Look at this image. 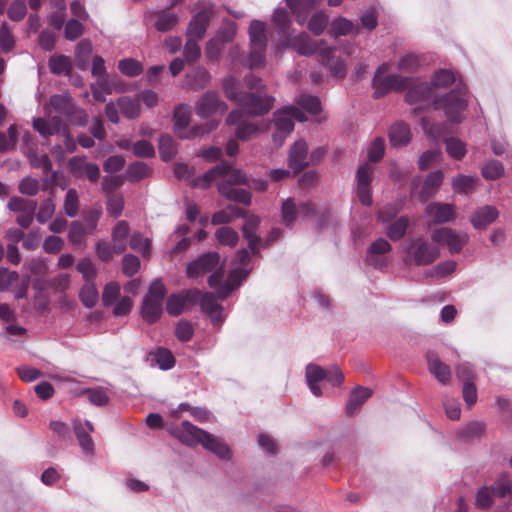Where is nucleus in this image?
Segmentation results:
<instances>
[{
	"instance_id": "774afa93",
	"label": "nucleus",
	"mask_w": 512,
	"mask_h": 512,
	"mask_svg": "<svg viewBox=\"0 0 512 512\" xmlns=\"http://www.w3.org/2000/svg\"><path fill=\"white\" fill-rule=\"evenodd\" d=\"M223 90L229 100H235L239 103V98L243 95L239 91V82L233 76L225 78Z\"/></svg>"
},
{
	"instance_id": "72a5a7b5",
	"label": "nucleus",
	"mask_w": 512,
	"mask_h": 512,
	"mask_svg": "<svg viewBox=\"0 0 512 512\" xmlns=\"http://www.w3.org/2000/svg\"><path fill=\"white\" fill-rule=\"evenodd\" d=\"M119 111L128 119H135L141 113V106L138 98L121 96L117 99Z\"/></svg>"
},
{
	"instance_id": "c85d7f7f",
	"label": "nucleus",
	"mask_w": 512,
	"mask_h": 512,
	"mask_svg": "<svg viewBox=\"0 0 512 512\" xmlns=\"http://www.w3.org/2000/svg\"><path fill=\"white\" fill-rule=\"evenodd\" d=\"M372 396V390L366 387L358 386L349 395L345 406V412L349 416L355 415L360 407Z\"/></svg>"
},
{
	"instance_id": "412c9836",
	"label": "nucleus",
	"mask_w": 512,
	"mask_h": 512,
	"mask_svg": "<svg viewBox=\"0 0 512 512\" xmlns=\"http://www.w3.org/2000/svg\"><path fill=\"white\" fill-rule=\"evenodd\" d=\"M199 299V292L196 290H187L180 294L171 295L166 304V310L170 315L177 316L182 313L188 304H194Z\"/></svg>"
},
{
	"instance_id": "393cba45",
	"label": "nucleus",
	"mask_w": 512,
	"mask_h": 512,
	"mask_svg": "<svg viewBox=\"0 0 512 512\" xmlns=\"http://www.w3.org/2000/svg\"><path fill=\"white\" fill-rule=\"evenodd\" d=\"M211 11L204 9L197 13L190 21L187 34L191 38L201 39L208 27Z\"/></svg>"
},
{
	"instance_id": "20e7f679",
	"label": "nucleus",
	"mask_w": 512,
	"mask_h": 512,
	"mask_svg": "<svg viewBox=\"0 0 512 512\" xmlns=\"http://www.w3.org/2000/svg\"><path fill=\"white\" fill-rule=\"evenodd\" d=\"M175 435L186 445H202L206 450L212 452L220 459L226 460L231 457L228 445L221 438L198 428L189 421H183L175 430Z\"/></svg>"
},
{
	"instance_id": "864d4df0",
	"label": "nucleus",
	"mask_w": 512,
	"mask_h": 512,
	"mask_svg": "<svg viewBox=\"0 0 512 512\" xmlns=\"http://www.w3.org/2000/svg\"><path fill=\"white\" fill-rule=\"evenodd\" d=\"M296 103L311 114H317L321 110L319 98L313 95L301 94L297 97Z\"/></svg>"
},
{
	"instance_id": "09e8293b",
	"label": "nucleus",
	"mask_w": 512,
	"mask_h": 512,
	"mask_svg": "<svg viewBox=\"0 0 512 512\" xmlns=\"http://www.w3.org/2000/svg\"><path fill=\"white\" fill-rule=\"evenodd\" d=\"M118 69L122 74L128 77H135L143 72L142 64L133 58L120 60L118 63Z\"/></svg>"
},
{
	"instance_id": "a211bd4d",
	"label": "nucleus",
	"mask_w": 512,
	"mask_h": 512,
	"mask_svg": "<svg viewBox=\"0 0 512 512\" xmlns=\"http://www.w3.org/2000/svg\"><path fill=\"white\" fill-rule=\"evenodd\" d=\"M73 430L82 451L87 455H93L94 442L90 437V433L94 432L93 424L88 420L82 422L76 419L73 421Z\"/></svg>"
},
{
	"instance_id": "680f3d73",
	"label": "nucleus",
	"mask_w": 512,
	"mask_h": 512,
	"mask_svg": "<svg viewBox=\"0 0 512 512\" xmlns=\"http://www.w3.org/2000/svg\"><path fill=\"white\" fill-rule=\"evenodd\" d=\"M503 173V165L497 160H490L482 167V176L487 180L498 179Z\"/></svg>"
},
{
	"instance_id": "0eeeda50",
	"label": "nucleus",
	"mask_w": 512,
	"mask_h": 512,
	"mask_svg": "<svg viewBox=\"0 0 512 512\" xmlns=\"http://www.w3.org/2000/svg\"><path fill=\"white\" fill-rule=\"evenodd\" d=\"M223 175L228 176V179L223 182H230L233 187L234 185L248 184V179L241 170H233L230 163L222 161L203 175L194 178L191 181V185L193 187L207 188L214 179Z\"/></svg>"
},
{
	"instance_id": "8fccbe9b",
	"label": "nucleus",
	"mask_w": 512,
	"mask_h": 512,
	"mask_svg": "<svg viewBox=\"0 0 512 512\" xmlns=\"http://www.w3.org/2000/svg\"><path fill=\"white\" fill-rule=\"evenodd\" d=\"M99 298L98 290L93 282H87L80 291V299L84 306L92 308Z\"/></svg>"
},
{
	"instance_id": "423d86ee",
	"label": "nucleus",
	"mask_w": 512,
	"mask_h": 512,
	"mask_svg": "<svg viewBox=\"0 0 512 512\" xmlns=\"http://www.w3.org/2000/svg\"><path fill=\"white\" fill-rule=\"evenodd\" d=\"M303 112L294 105L284 106L278 109L273 115V121L276 132L273 134V142L277 146H281L284 139L293 131L294 121H306Z\"/></svg>"
},
{
	"instance_id": "0e129e2a",
	"label": "nucleus",
	"mask_w": 512,
	"mask_h": 512,
	"mask_svg": "<svg viewBox=\"0 0 512 512\" xmlns=\"http://www.w3.org/2000/svg\"><path fill=\"white\" fill-rule=\"evenodd\" d=\"M490 488L493 491L494 496L503 498L511 492L512 483L508 476L502 475Z\"/></svg>"
},
{
	"instance_id": "bb28decb",
	"label": "nucleus",
	"mask_w": 512,
	"mask_h": 512,
	"mask_svg": "<svg viewBox=\"0 0 512 512\" xmlns=\"http://www.w3.org/2000/svg\"><path fill=\"white\" fill-rule=\"evenodd\" d=\"M498 215V210L494 206L485 205L472 214L470 221L476 229H485L497 219Z\"/></svg>"
},
{
	"instance_id": "49530a36",
	"label": "nucleus",
	"mask_w": 512,
	"mask_h": 512,
	"mask_svg": "<svg viewBox=\"0 0 512 512\" xmlns=\"http://www.w3.org/2000/svg\"><path fill=\"white\" fill-rule=\"evenodd\" d=\"M215 237L220 244L230 247L235 246L239 240L238 233L229 226L218 228L215 232Z\"/></svg>"
},
{
	"instance_id": "052dcab7",
	"label": "nucleus",
	"mask_w": 512,
	"mask_h": 512,
	"mask_svg": "<svg viewBox=\"0 0 512 512\" xmlns=\"http://www.w3.org/2000/svg\"><path fill=\"white\" fill-rule=\"evenodd\" d=\"M55 208V203L51 197L43 200L38 212L35 214L37 221L42 224L47 222L54 215Z\"/></svg>"
},
{
	"instance_id": "5701e85b",
	"label": "nucleus",
	"mask_w": 512,
	"mask_h": 512,
	"mask_svg": "<svg viewBox=\"0 0 512 512\" xmlns=\"http://www.w3.org/2000/svg\"><path fill=\"white\" fill-rule=\"evenodd\" d=\"M388 136L391 146H406L411 140V130L407 123L398 121L390 126Z\"/></svg>"
},
{
	"instance_id": "58836bf2",
	"label": "nucleus",
	"mask_w": 512,
	"mask_h": 512,
	"mask_svg": "<svg viewBox=\"0 0 512 512\" xmlns=\"http://www.w3.org/2000/svg\"><path fill=\"white\" fill-rule=\"evenodd\" d=\"M353 29L354 25L350 20L344 17H338L330 24L328 33L331 37L338 38L339 36L348 35Z\"/></svg>"
},
{
	"instance_id": "4468645a",
	"label": "nucleus",
	"mask_w": 512,
	"mask_h": 512,
	"mask_svg": "<svg viewBox=\"0 0 512 512\" xmlns=\"http://www.w3.org/2000/svg\"><path fill=\"white\" fill-rule=\"evenodd\" d=\"M36 205V201L14 196L8 201L7 207L17 213V224L23 228H28L33 222Z\"/></svg>"
},
{
	"instance_id": "cd10ccee",
	"label": "nucleus",
	"mask_w": 512,
	"mask_h": 512,
	"mask_svg": "<svg viewBox=\"0 0 512 512\" xmlns=\"http://www.w3.org/2000/svg\"><path fill=\"white\" fill-rule=\"evenodd\" d=\"M426 213L432 217L435 223H446L454 218L455 212L451 204L448 203H429L426 207Z\"/></svg>"
},
{
	"instance_id": "13d9d810",
	"label": "nucleus",
	"mask_w": 512,
	"mask_h": 512,
	"mask_svg": "<svg viewBox=\"0 0 512 512\" xmlns=\"http://www.w3.org/2000/svg\"><path fill=\"white\" fill-rule=\"evenodd\" d=\"M328 16L323 12L315 13L308 22V29L316 36L321 35L328 25Z\"/></svg>"
},
{
	"instance_id": "603ef678",
	"label": "nucleus",
	"mask_w": 512,
	"mask_h": 512,
	"mask_svg": "<svg viewBox=\"0 0 512 512\" xmlns=\"http://www.w3.org/2000/svg\"><path fill=\"white\" fill-rule=\"evenodd\" d=\"M409 226V219L405 216L398 218L387 229V236L393 240H400L406 233Z\"/></svg>"
},
{
	"instance_id": "4d7b16f0",
	"label": "nucleus",
	"mask_w": 512,
	"mask_h": 512,
	"mask_svg": "<svg viewBox=\"0 0 512 512\" xmlns=\"http://www.w3.org/2000/svg\"><path fill=\"white\" fill-rule=\"evenodd\" d=\"M64 211L65 214L73 218L79 212V198L75 189H69L64 199Z\"/></svg>"
},
{
	"instance_id": "37998d69",
	"label": "nucleus",
	"mask_w": 512,
	"mask_h": 512,
	"mask_svg": "<svg viewBox=\"0 0 512 512\" xmlns=\"http://www.w3.org/2000/svg\"><path fill=\"white\" fill-rule=\"evenodd\" d=\"M50 105L56 112L66 116L74 104L69 94H57L50 98Z\"/></svg>"
},
{
	"instance_id": "2eb2a0df",
	"label": "nucleus",
	"mask_w": 512,
	"mask_h": 512,
	"mask_svg": "<svg viewBox=\"0 0 512 512\" xmlns=\"http://www.w3.org/2000/svg\"><path fill=\"white\" fill-rule=\"evenodd\" d=\"M226 124L237 126L235 136L241 141H247L258 133V127L253 123L245 121L244 113L240 109L233 110L228 114Z\"/></svg>"
},
{
	"instance_id": "1a4fd4ad",
	"label": "nucleus",
	"mask_w": 512,
	"mask_h": 512,
	"mask_svg": "<svg viewBox=\"0 0 512 512\" xmlns=\"http://www.w3.org/2000/svg\"><path fill=\"white\" fill-rule=\"evenodd\" d=\"M165 295L166 288L164 284L160 280L153 281L141 306V314L145 321L154 323L159 319Z\"/></svg>"
},
{
	"instance_id": "5fc2aeb1",
	"label": "nucleus",
	"mask_w": 512,
	"mask_h": 512,
	"mask_svg": "<svg viewBox=\"0 0 512 512\" xmlns=\"http://www.w3.org/2000/svg\"><path fill=\"white\" fill-rule=\"evenodd\" d=\"M446 150L449 156L461 160L466 154L465 144L458 138L449 137L445 139Z\"/></svg>"
},
{
	"instance_id": "473e14b6",
	"label": "nucleus",
	"mask_w": 512,
	"mask_h": 512,
	"mask_svg": "<svg viewBox=\"0 0 512 512\" xmlns=\"http://www.w3.org/2000/svg\"><path fill=\"white\" fill-rule=\"evenodd\" d=\"M326 370L316 364H309L306 367V381L313 395L319 397L322 395L318 382L325 380Z\"/></svg>"
},
{
	"instance_id": "a18cd8bd",
	"label": "nucleus",
	"mask_w": 512,
	"mask_h": 512,
	"mask_svg": "<svg viewBox=\"0 0 512 512\" xmlns=\"http://www.w3.org/2000/svg\"><path fill=\"white\" fill-rule=\"evenodd\" d=\"M159 153L164 161H169L176 155V142L170 135H163L160 137Z\"/></svg>"
},
{
	"instance_id": "aec40b11",
	"label": "nucleus",
	"mask_w": 512,
	"mask_h": 512,
	"mask_svg": "<svg viewBox=\"0 0 512 512\" xmlns=\"http://www.w3.org/2000/svg\"><path fill=\"white\" fill-rule=\"evenodd\" d=\"M32 124L33 128L44 138L62 134L64 129L67 127V125L63 123L62 119L58 116L34 118Z\"/></svg>"
},
{
	"instance_id": "ddd939ff",
	"label": "nucleus",
	"mask_w": 512,
	"mask_h": 512,
	"mask_svg": "<svg viewBox=\"0 0 512 512\" xmlns=\"http://www.w3.org/2000/svg\"><path fill=\"white\" fill-rule=\"evenodd\" d=\"M431 238L438 244L446 245L451 254L460 252L468 241V235L462 232H456L450 228L435 229Z\"/></svg>"
},
{
	"instance_id": "c9c22d12",
	"label": "nucleus",
	"mask_w": 512,
	"mask_h": 512,
	"mask_svg": "<svg viewBox=\"0 0 512 512\" xmlns=\"http://www.w3.org/2000/svg\"><path fill=\"white\" fill-rule=\"evenodd\" d=\"M191 107L188 104H180L174 110V130L179 135L187 133V126L191 119Z\"/></svg>"
},
{
	"instance_id": "c03bdc74",
	"label": "nucleus",
	"mask_w": 512,
	"mask_h": 512,
	"mask_svg": "<svg viewBox=\"0 0 512 512\" xmlns=\"http://www.w3.org/2000/svg\"><path fill=\"white\" fill-rule=\"evenodd\" d=\"M479 179L471 175H459L452 180V188L456 193H467L474 189Z\"/></svg>"
},
{
	"instance_id": "6e6552de",
	"label": "nucleus",
	"mask_w": 512,
	"mask_h": 512,
	"mask_svg": "<svg viewBox=\"0 0 512 512\" xmlns=\"http://www.w3.org/2000/svg\"><path fill=\"white\" fill-rule=\"evenodd\" d=\"M404 251L407 254L404 262L406 264L414 263L417 266L429 265L440 256L439 248L422 238L411 240L404 247Z\"/></svg>"
},
{
	"instance_id": "7ed1b4c3",
	"label": "nucleus",
	"mask_w": 512,
	"mask_h": 512,
	"mask_svg": "<svg viewBox=\"0 0 512 512\" xmlns=\"http://www.w3.org/2000/svg\"><path fill=\"white\" fill-rule=\"evenodd\" d=\"M323 40L316 43L307 33L302 32L294 37H287L285 41L279 43L276 52L281 53L283 49L290 47L298 54L303 56H311L318 52L319 61L330 72V74L338 79H343L347 74L345 61L336 55V47H323Z\"/></svg>"
},
{
	"instance_id": "f3484780",
	"label": "nucleus",
	"mask_w": 512,
	"mask_h": 512,
	"mask_svg": "<svg viewBox=\"0 0 512 512\" xmlns=\"http://www.w3.org/2000/svg\"><path fill=\"white\" fill-rule=\"evenodd\" d=\"M245 223L242 227L243 237L248 241V247L251 252L255 255L261 249L263 240L257 236V229L260 224V218L256 215L246 214L244 211Z\"/></svg>"
},
{
	"instance_id": "79ce46f5",
	"label": "nucleus",
	"mask_w": 512,
	"mask_h": 512,
	"mask_svg": "<svg viewBox=\"0 0 512 512\" xmlns=\"http://www.w3.org/2000/svg\"><path fill=\"white\" fill-rule=\"evenodd\" d=\"M219 120H211L203 125L194 126L187 133H180L179 138L192 139L198 136H204L216 130L219 126Z\"/></svg>"
},
{
	"instance_id": "f8f14e48",
	"label": "nucleus",
	"mask_w": 512,
	"mask_h": 512,
	"mask_svg": "<svg viewBox=\"0 0 512 512\" xmlns=\"http://www.w3.org/2000/svg\"><path fill=\"white\" fill-rule=\"evenodd\" d=\"M227 104L215 91H207L201 95L195 104V113L203 119L216 115H223L227 111Z\"/></svg>"
},
{
	"instance_id": "de8ad7c7",
	"label": "nucleus",
	"mask_w": 512,
	"mask_h": 512,
	"mask_svg": "<svg viewBox=\"0 0 512 512\" xmlns=\"http://www.w3.org/2000/svg\"><path fill=\"white\" fill-rule=\"evenodd\" d=\"M150 171L147 164L137 161L128 166L125 176L128 180L136 182L147 177Z\"/></svg>"
},
{
	"instance_id": "338daca9",
	"label": "nucleus",
	"mask_w": 512,
	"mask_h": 512,
	"mask_svg": "<svg viewBox=\"0 0 512 512\" xmlns=\"http://www.w3.org/2000/svg\"><path fill=\"white\" fill-rule=\"evenodd\" d=\"M86 233V229L81 223L73 222L68 233V238L74 246H82L85 244Z\"/></svg>"
},
{
	"instance_id": "f03ea898",
	"label": "nucleus",
	"mask_w": 512,
	"mask_h": 512,
	"mask_svg": "<svg viewBox=\"0 0 512 512\" xmlns=\"http://www.w3.org/2000/svg\"><path fill=\"white\" fill-rule=\"evenodd\" d=\"M405 99L411 105L431 101L433 109L442 110L452 123H461L464 120L463 113L468 106L467 89L461 83L442 96L436 95L429 83H418L409 88Z\"/></svg>"
},
{
	"instance_id": "c756f323",
	"label": "nucleus",
	"mask_w": 512,
	"mask_h": 512,
	"mask_svg": "<svg viewBox=\"0 0 512 512\" xmlns=\"http://www.w3.org/2000/svg\"><path fill=\"white\" fill-rule=\"evenodd\" d=\"M200 298V305L210 317L211 321L217 325L223 321V307L217 303L212 293H205Z\"/></svg>"
},
{
	"instance_id": "e433bc0d",
	"label": "nucleus",
	"mask_w": 512,
	"mask_h": 512,
	"mask_svg": "<svg viewBox=\"0 0 512 512\" xmlns=\"http://www.w3.org/2000/svg\"><path fill=\"white\" fill-rule=\"evenodd\" d=\"M244 216V211L233 205H228L226 209L216 212L211 219L212 224H227L233 221L236 218H240Z\"/></svg>"
},
{
	"instance_id": "ea45409f",
	"label": "nucleus",
	"mask_w": 512,
	"mask_h": 512,
	"mask_svg": "<svg viewBox=\"0 0 512 512\" xmlns=\"http://www.w3.org/2000/svg\"><path fill=\"white\" fill-rule=\"evenodd\" d=\"M272 22L280 34H282L283 36H288L291 20L289 13L286 9H275L272 16Z\"/></svg>"
},
{
	"instance_id": "69168bd1",
	"label": "nucleus",
	"mask_w": 512,
	"mask_h": 512,
	"mask_svg": "<svg viewBox=\"0 0 512 512\" xmlns=\"http://www.w3.org/2000/svg\"><path fill=\"white\" fill-rule=\"evenodd\" d=\"M76 269L82 275L86 283L92 282L97 273L94 263L89 258L81 259Z\"/></svg>"
},
{
	"instance_id": "9b49d317",
	"label": "nucleus",
	"mask_w": 512,
	"mask_h": 512,
	"mask_svg": "<svg viewBox=\"0 0 512 512\" xmlns=\"http://www.w3.org/2000/svg\"><path fill=\"white\" fill-rule=\"evenodd\" d=\"M274 101V97L262 93H245L239 98L238 104L244 115L261 116L271 110Z\"/></svg>"
},
{
	"instance_id": "7c9ffc66",
	"label": "nucleus",
	"mask_w": 512,
	"mask_h": 512,
	"mask_svg": "<svg viewBox=\"0 0 512 512\" xmlns=\"http://www.w3.org/2000/svg\"><path fill=\"white\" fill-rule=\"evenodd\" d=\"M210 75L203 67H196L186 74L183 82L185 88L197 91L203 89L209 82Z\"/></svg>"
},
{
	"instance_id": "a19ab883",
	"label": "nucleus",
	"mask_w": 512,
	"mask_h": 512,
	"mask_svg": "<svg viewBox=\"0 0 512 512\" xmlns=\"http://www.w3.org/2000/svg\"><path fill=\"white\" fill-rule=\"evenodd\" d=\"M49 69L56 75H67L71 71V62L67 56L54 55L49 59Z\"/></svg>"
},
{
	"instance_id": "6e6d98bb",
	"label": "nucleus",
	"mask_w": 512,
	"mask_h": 512,
	"mask_svg": "<svg viewBox=\"0 0 512 512\" xmlns=\"http://www.w3.org/2000/svg\"><path fill=\"white\" fill-rule=\"evenodd\" d=\"M130 247L144 256L150 255L151 242L150 239L144 237L141 233L135 232L130 238Z\"/></svg>"
},
{
	"instance_id": "3c124183",
	"label": "nucleus",
	"mask_w": 512,
	"mask_h": 512,
	"mask_svg": "<svg viewBox=\"0 0 512 512\" xmlns=\"http://www.w3.org/2000/svg\"><path fill=\"white\" fill-rule=\"evenodd\" d=\"M298 214V207L293 198H287L283 201L281 206V219L285 225H292Z\"/></svg>"
},
{
	"instance_id": "e2e57ef3",
	"label": "nucleus",
	"mask_w": 512,
	"mask_h": 512,
	"mask_svg": "<svg viewBox=\"0 0 512 512\" xmlns=\"http://www.w3.org/2000/svg\"><path fill=\"white\" fill-rule=\"evenodd\" d=\"M455 268V261H444L437 264L433 269L426 272L425 275L426 277L442 278L454 272Z\"/></svg>"
},
{
	"instance_id": "9d476101",
	"label": "nucleus",
	"mask_w": 512,
	"mask_h": 512,
	"mask_svg": "<svg viewBox=\"0 0 512 512\" xmlns=\"http://www.w3.org/2000/svg\"><path fill=\"white\" fill-rule=\"evenodd\" d=\"M388 65L382 64L378 67L372 80V85L375 89L374 96L380 98L390 91L401 90L409 85V78L403 77L398 74H388Z\"/></svg>"
},
{
	"instance_id": "bf43d9fd",
	"label": "nucleus",
	"mask_w": 512,
	"mask_h": 512,
	"mask_svg": "<svg viewBox=\"0 0 512 512\" xmlns=\"http://www.w3.org/2000/svg\"><path fill=\"white\" fill-rule=\"evenodd\" d=\"M178 23V16L175 13H162L155 21V28L159 32L172 30Z\"/></svg>"
},
{
	"instance_id": "6ab92c4d",
	"label": "nucleus",
	"mask_w": 512,
	"mask_h": 512,
	"mask_svg": "<svg viewBox=\"0 0 512 512\" xmlns=\"http://www.w3.org/2000/svg\"><path fill=\"white\" fill-rule=\"evenodd\" d=\"M390 250V243L384 238H378L369 246L366 254V262L375 268H382L387 264L384 255Z\"/></svg>"
},
{
	"instance_id": "4be33fe9",
	"label": "nucleus",
	"mask_w": 512,
	"mask_h": 512,
	"mask_svg": "<svg viewBox=\"0 0 512 512\" xmlns=\"http://www.w3.org/2000/svg\"><path fill=\"white\" fill-rule=\"evenodd\" d=\"M309 164L308 146L305 141L299 140L290 148L288 165L295 173L301 171Z\"/></svg>"
},
{
	"instance_id": "39448f33",
	"label": "nucleus",
	"mask_w": 512,
	"mask_h": 512,
	"mask_svg": "<svg viewBox=\"0 0 512 512\" xmlns=\"http://www.w3.org/2000/svg\"><path fill=\"white\" fill-rule=\"evenodd\" d=\"M250 53L243 60V65L258 68L264 65L267 47L266 24L260 20H252L249 29Z\"/></svg>"
},
{
	"instance_id": "2f4dec72",
	"label": "nucleus",
	"mask_w": 512,
	"mask_h": 512,
	"mask_svg": "<svg viewBox=\"0 0 512 512\" xmlns=\"http://www.w3.org/2000/svg\"><path fill=\"white\" fill-rule=\"evenodd\" d=\"M129 234V225L126 221H119L113 228L112 241L113 251L121 254L127 247V236Z\"/></svg>"
},
{
	"instance_id": "dca6fc26",
	"label": "nucleus",
	"mask_w": 512,
	"mask_h": 512,
	"mask_svg": "<svg viewBox=\"0 0 512 512\" xmlns=\"http://www.w3.org/2000/svg\"><path fill=\"white\" fill-rule=\"evenodd\" d=\"M373 172V166L368 163L361 165L356 172L357 195L360 202L365 206H370L372 204L370 184Z\"/></svg>"
},
{
	"instance_id": "f257e3e1",
	"label": "nucleus",
	"mask_w": 512,
	"mask_h": 512,
	"mask_svg": "<svg viewBox=\"0 0 512 512\" xmlns=\"http://www.w3.org/2000/svg\"><path fill=\"white\" fill-rule=\"evenodd\" d=\"M251 270L250 252L247 249H241L232 261V269L224 283V268L220 265V255L217 252H208L190 262L186 273L188 277L196 278L214 271L208 278V284L216 289L218 298L224 299L241 285Z\"/></svg>"
},
{
	"instance_id": "4c0bfd02",
	"label": "nucleus",
	"mask_w": 512,
	"mask_h": 512,
	"mask_svg": "<svg viewBox=\"0 0 512 512\" xmlns=\"http://www.w3.org/2000/svg\"><path fill=\"white\" fill-rule=\"evenodd\" d=\"M456 82V75L449 69H439L435 71L431 79V87L436 89H446Z\"/></svg>"
},
{
	"instance_id": "b1692460",
	"label": "nucleus",
	"mask_w": 512,
	"mask_h": 512,
	"mask_svg": "<svg viewBox=\"0 0 512 512\" xmlns=\"http://www.w3.org/2000/svg\"><path fill=\"white\" fill-rule=\"evenodd\" d=\"M218 192L228 200L247 206L251 204L250 192L242 188H235L230 182H220Z\"/></svg>"
},
{
	"instance_id": "f704fd0d",
	"label": "nucleus",
	"mask_w": 512,
	"mask_h": 512,
	"mask_svg": "<svg viewBox=\"0 0 512 512\" xmlns=\"http://www.w3.org/2000/svg\"><path fill=\"white\" fill-rule=\"evenodd\" d=\"M442 171L431 172L425 179L423 188L420 194L422 200H427L433 197L443 182Z\"/></svg>"
},
{
	"instance_id": "a878e982",
	"label": "nucleus",
	"mask_w": 512,
	"mask_h": 512,
	"mask_svg": "<svg viewBox=\"0 0 512 512\" xmlns=\"http://www.w3.org/2000/svg\"><path fill=\"white\" fill-rule=\"evenodd\" d=\"M428 369L430 373L441 383L450 381L451 372L448 365L443 363L434 352L427 353Z\"/></svg>"
}]
</instances>
